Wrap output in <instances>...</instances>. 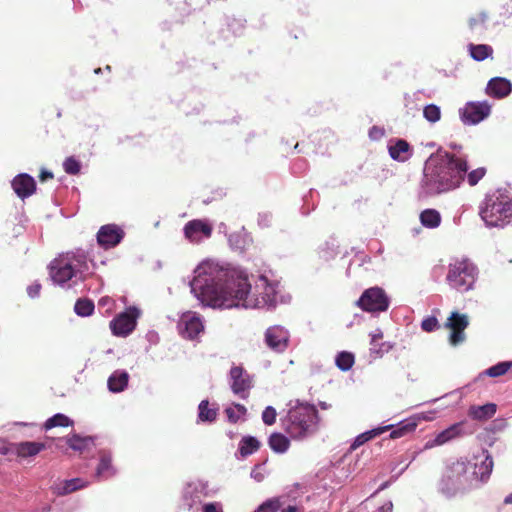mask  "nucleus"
<instances>
[{
    "instance_id": "obj_1",
    "label": "nucleus",
    "mask_w": 512,
    "mask_h": 512,
    "mask_svg": "<svg viewBox=\"0 0 512 512\" xmlns=\"http://www.w3.org/2000/svg\"><path fill=\"white\" fill-rule=\"evenodd\" d=\"M194 273L191 291L202 304L213 308L239 306L251 288L246 276L219 268L214 263L203 262Z\"/></svg>"
},
{
    "instance_id": "obj_2",
    "label": "nucleus",
    "mask_w": 512,
    "mask_h": 512,
    "mask_svg": "<svg viewBox=\"0 0 512 512\" xmlns=\"http://www.w3.org/2000/svg\"><path fill=\"white\" fill-rule=\"evenodd\" d=\"M467 170V161L455 154L432 156L424 167L422 187L428 195L451 191L460 186Z\"/></svg>"
},
{
    "instance_id": "obj_3",
    "label": "nucleus",
    "mask_w": 512,
    "mask_h": 512,
    "mask_svg": "<svg viewBox=\"0 0 512 512\" xmlns=\"http://www.w3.org/2000/svg\"><path fill=\"white\" fill-rule=\"evenodd\" d=\"M319 420L318 411L314 405L300 403L291 407L281 418V425L292 439L301 440L318 431Z\"/></svg>"
},
{
    "instance_id": "obj_4",
    "label": "nucleus",
    "mask_w": 512,
    "mask_h": 512,
    "mask_svg": "<svg viewBox=\"0 0 512 512\" xmlns=\"http://www.w3.org/2000/svg\"><path fill=\"white\" fill-rule=\"evenodd\" d=\"M480 216L489 227L503 228L512 224V193L497 189L488 194L480 207Z\"/></svg>"
},
{
    "instance_id": "obj_5",
    "label": "nucleus",
    "mask_w": 512,
    "mask_h": 512,
    "mask_svg": "<svg viewBox=\"0 0 512 512\" xmlns=\"http://www.w3.org/2000/svg\"><path fill=\"white\" fill-rule=\"evenodd\" d=\"M477 275L476 265L468 258L455 259L448 266L446 282L450 288L465 293L473 288Z\"/></svg>"
},
{
    "instance_id": "obj_6",
    "label": "nucleus",
    "mask_w": 512,
    "mask_h": 512,
    "mask_svg": "<svg viewBox=\"0 0 512 512\" xmlns=\"http://www.w3.org/2000/svg\"><path fill=\"white\" fill-rule=\"evenodd\" d=\"M470 464L464 460H457L446 465L439 481V490L447 497L454 496L471 480Z\"/></svg>"
},
{
    "instance_id": "obj_7",
    "label": "nucleus",
    "mask_w": 512,
    "mask_h": 512,
    "mask_svg": "<svg viewBox=\"0 0 512 512\" xmlns=\"http://www.w3.org/2000/svg\"><path fill=\"white\" fill-rule=\"evenodd\" d=\"M79 262L76 257L61 256L55 258L49 266L50 276L57 284H64L76 275V265Z\"/></svg>"
},
{
    "instance_id": "obj_8",
    "label": "nucleus",
    "mask_w": 512,
    "mask_h": 512,
    "mask_svg": "<svg viewBox=\"0 0 512 512\" xmlns=\"http://www.w3.org/2000/svg\"><path fill=\"white\" fill-rule=\"evenodd\" d=\"M357 305L363 311L382 312L388 309L389 301L383 289L372 287L363 292L357 301Z\"/></svg>"
},
{
    "instance_id": "obj_9",
    "label": "nucleus",
    "mask_w": 512,
    "mask_h": 512,
    "mask_svg": "<svg viewBox=\"0 0 512 512\" xmlns=\"http://www.w3.org/2000/svg\"><path fill=\"white\" fill-rule=\"evenodd\" d=\"M139 315L140 311L136 307L127 308L110 322L112 333L120 337L129 335L135 329Z\"/></svg>"
},
{
    "instance_id": "obj_10",
    "label": "nucleus",
    "mask_w": 512,
    "mask_h": 512,
    "mask_svg": "<svg viewBox=\"0 0 512 512\" xmlns=\"http://www.w3.org/2000/svg\"><path fill=\"white\" fill-rule=\"evenodd\" d=\"M444 326L450 329L449 343L458 346L466 339L465 330L469 326V318L466 314L453 311L447 318Z\"/></svg>"
},
{
    "instance_id": "obj_11",
    "label": "nucleus",
    "mask_w": 512,
    "mask_h": 512,
    "mask_svg": "<svg viewBox=\"0 0 512 512\" xmlns=\"http://www.w3.org/2000/svg\"><path fill=\"white\" fill-rule=\"evenodd\" d=\"M230 379L233 393L246 399L253 386L252 377L242 366H234L230 370Z\"/></svg>"
},
{
    "instance_id": "obj_12",
    "label": "nucleus",
    "mask_w": 512,
    "mask_h": 512,
    "mask_svg": "<svg viewBox=\"0 0 512 512\" xmlns=\"http://www.w3.org/2000/svg\"><path fill=\"white\" fill-rule=\"evenodd\" d=\"M289 342L288 330L280 325L271 326L265 332V343L274 352H284L288 348Z\"/></svg>"
},
{
    "instance_id": "obj_13",
    "label": "nucleus",
    "mask_w": 512,
    "mask_h": 512,
    "mask_svg": "<svg viewBox=\"0 0 512 512\" xmlns=\"http://www.w3.org/2000/svg\"><path fill=\"white\" fill-rule=\"evenodd\" d=\"M212 225L202 219H194L184 226V235L192 243H199L203 238H209L212 234Z\"/></svg>"
},
{
    "instance_id": "obj_14",
    "label": "nucleus",
    "mask_w": 512,
    "mask_h": 512,
    "mask_svg": "<svg viewBox=\"0 0 512 512\" xmlns=\"http://www.w3.org/2000/svg\"><path fill=\"white\" fill-rule=\"evenodd\" d=\"M487 102H470L461 110V119L466 124H477L490 114Z\"/></svg>"
},
{
    "instance_id": "obj_15",
    "label": "nucleus",
    "mask_w": 512,
    "mask_h": 512,
    "mask_svg": "<svg viewBox=\"0 0 512 512\" xmlns=\"http://www.w3.org/2000/svg\"><path fill=\"white\" fill-rule=\"evenodd\" d=\"M124 237V231L116 224L102 226L97 233V241L104 248L118 245Z\"/></svg>"
},
{
    "instance_id": "obj_16",
    "label": "nucleus",
    "mask_w": 512,
    "mask_h": 512,
    "mask_svg": "<svg viewBox=\"0 0 512 512\" xmlns=\"http://www.w3.org/2000/svg\"><path fill=\"white\" fill-rule=\"evenodd\" d=\"M179 325L182 335L191 340L196 338L204 328L200 317L191 314L183 315Z\"/></svg>"
},
{
    "instance_id": "obj_17",
    "label": "nucleus",
    "mask_w": 512,
    "mask_h": 512,
    "mask_svg": "<svg viewBox=\"0 0 512 512\" xmlns=\"http://www.w3.org/2000/svg\"><path fill=\"white\" fill-rule=\"evenodd\" d=\"M12 187L19 198L25 199L35 192L36 183L30 175L20 174L13 179Z\"/></svg>"
},
{
    "instance_id": "obj_18",
    "label": "nucleus",
    "mask_w": 512,
    "mask_h": 512,
    "mask_svg": "<svg viewBox=\"0 0 512 512\" xmlns=\"http://www.w3.org/2000/svg\"><path fill=\"white\" fill-rule=\"evenodd\" d=\"M512 91V84L502 77L492 78L487 85L486 93L494 98H504Z\"/></svg>"
},
{
    "instance_id": "obj_19",
    "label": "nucleus",
    "mask_w": 512,
    "mask_h": 512,
    "mask_svg": "<svg viewBox=\"0 0 512 512\" xmlns=\"http://www.w3.org/2000/svg\"><path fill=\"white\" fill-rule=\"evenodd\" d=\"M46 449L45 443L34 441H23L13 445V450L20 458L33 457Z\"/></svg>"
},
{
    "instance_id": "obj_20",
    "label": "nucleus",
    "mask_w": 512,
    "mask_h": 512,
    "mask_svg": "<svg viewBox=\"0 0 512 512\" xmlns=\"http://www.w3.org/2000/svg\"><path fill=\"white\" fill-rule=\"evenodd\" d=\"M496 411V404L487 403L484 405H471L467 411V414L471 419L483 422L494 417Z\"/></svg>"
},
{
    "instance_id": "obj_21",
    "label": "nucleus",
    "mask_w": 512,
    "mask_h": 512,
    "mask_svg": "<svg viewBox=\"0 0 512 512\" xmlns=\"http://www.w3.org/2000/svg\"><path fill=\"white\" fill-rule=\"evenodd\" d=\"M370 337V351L376 357H382L385 353H388L394 347V344L382 341L384 335L380 329H376L374 332L370 333Z\"/></svg>"
},
{
    "instance_id": "obj_22",
    "label": "nucleus",
    "mask_w": 512,
    "mask_h": 512,
    "mask_svg": "<svg viewBox=\"0 0 512 512\" xmlns=\"http://www.w3.org/2000/svg\"><path fill=\"white\" fill-rule=\"evenodd\" d=\"M392 428H393V425H386V426L377 427L372 430L361 433L360 435H358L355 438L354 442L351 444L350 450L354 451V450L358 449L360 446L364 445L366 442L374 439L377 436H380L381 434H383L384 432H386Z\"/></svg>"
},
{
    "instance_id": "obj_23",
    "label": "nucleus",
    "mask_w": 512,
    "mask_h": 512,
    "mask_svg": "<svg viewBox=\"0 0 512 512\" xmlns=\"http://www.w3.org/2000/svg\"><path fill=\"white\" fill-rule=\"evenodd\" d=\"M493 469V459L492 457L487 453L485 458L480 463L474 464V470L472 474L470 475L471 478L474 477L476 479H479L480 481H486Z\"/></svg>"
},
{
    "instance_id": "obj_24",
    "label": "nucleus",
    "mask_w": 512,
    "mask_h": 512,
    "mask_svg": "<svg viewBox=\"0 0 512 512\" xmlns=\"http://www.w3.org/2000/svg\"><path fill=\"white\" fill-rule=\"evenodd\" d=\"M464 424V422L455 423L448 427L447 429H445L444 431H442L441 433H439L434 440L435 444L442 445L454 439L457 436L463 435Z\"/></svg>"
},
{
    "instance_id": "obj_25",
    "label": "nucleus",
    "mask_w": 512,
    "mask_h": 512,
    "mask_svg": "<svg viewBox=\"0 0 512 512\" xmlns=\"http://www.w3.org/2000/svg\"><path fill=\"white\" fill-rule=\"evenodd\" d=\"M116 473L113 465H112V457L109 453H101L100 461L96 469V475L99 478H110L114 476Z\"/></svg>"
},
{
    "instance_id": "obj_26",
    "label": "nucleus",
    "mask_w": 512,
    "mask_h": 512,
    "mask_svg": "<svg viewBox=\"0 0 512 512\" xmlns=\"http://www.w3.org/2000/svg\"><path fill=\"white\" fill-rule=\"evenodd\" d=\"M129 375L125 371H115L108 379V388L111 392H122L128 385Z\"/></svg>"
},
{
    "instance_id": "obj_27",
    "label": "nucleus",
    "mask_w": 512,
    "mask_h": 512,
    "mask_svg": "<svg viewBox=\"0 0 512 512\" xmlns=\"http://www.w3.org/2000/svg\"><path fill=\"white\" fill-rule=\"evenodd\" d=\"M268 445L276 453H285L290 447V440L284 434L274 432L268 438Z\"/></svg>"
},
{
    "instance_id": "obj_28",
    "label": "nucleus",
    "mask_w": 512,
    "mask_h": 512,
    "mask_svg": "<svg viewBox=\"0 0 512 512\" xmlns=\"http://www.w3.org/2000/svg\"><path fill=\"white\" fill-rule=\"evenodd\" d=\"M421 224L430 229L437 228L441 224V215L436 209H425L420 213Z\"/></svg>"
},
{
    "instance_id": "obj_29",
    "label": "nucleus",
    "mask_w": 512,
    "mask_h": 512,
    "mask_svg": "<svg viewBox=\"0 0 512 512\" xmlns=\"http://www.w3.org/2000/svg\"><path fill=\"white\" fill-rule=\"evenodd\" d=\"M261 444L258 439L253 436H245L239 443V453L242 457H247L259 450Z\"/></svg>"
},
{
    "instance_id": "obj_30",
    "label": "nucleus",
    "mask_w": 512,
    "mask_h": 512,
    "mask_svg": "<svg viewBox=\"0 0 512 512\" xmlns=\"http://www.w3.org/2000/svg\"><path fill=\"white\" fill-rule=\"evenodd\" d=\"M470 56L476 61H483L493 54V48L486 44H469Z\"/></svg>"
},
{
    "instance_id": "obj_31",
    "label": "nucleus",
    "mask_w": 512,
    "mask_h": 512,
    "mask_svg": "<svg viewBox=\"0 0 512 512\" xmlns=\"http://www.w3.org/2000/svg\"><path fill=\"white\" fill-rule=\"evenodd\" d=\"M410 149V145L406 140L399 139L397 142L389 147V155L392 159L397 161H405L407 160L406 154Z\"/></svg>"
},
{
    "instance_id": "obj_32",
    "label": "nucleus",
    "mask_w": 512,
    "mask_h": 512,
    "mask_svg": "<svg viewBox=\"0 0 512 512\" xmlns=\"http://www.w3.org/2000/svg\"><path fill=\"white\" fill-rule=\"evenodd\" d=\"M67 444L68 446L79 452H83L86 450L90 445L93 444V438L92 437H82L78 434H73L69 438H67Z\"/></svg>"
},
{
    "instance_id": "obj_33",
    "label": "nucleus",
    "mask_w": 512,
    "mask_h": 512,
    "mask_svg": "<svg viewBox=\"0 0 512 512\" xmlns=\"http://www.w3.org/2000/svg\"><path fill=\"white\" fill-rule=\"evenodd\" d=\"M72 425L73 421L68 416L58 413L48 418L43 424V428L47 431L55 427H68Z\"/></svg>"
},
{
    "instance_id": "obj_34",
    "label": "nucleus",
    "mask_w": 512,
    "mask_h": 512,
    "mask_svg": "<svg viewBox=\"0 0 512 512\" xmlns=\"http://www.w3.org/2000/svg\"><path fill=\"white\" fill-rule=\"evenodd\" d=\"M217 417V409L209 407L208 400H202L198 406V420L201 422H213Z\"/></svg>"
},
{
    "instance_id": "obj_35",
    "label": "nucleus",
    "mask_w": 512,
    "mask_h": 512,
    "mask_svg": "<svg viewBox=\"0 0 512 512\" xmlns=\"http://www.w3.org/2000/svg\"><path fill=\"white\" fill-rule=\"evenodd\" d=\"M355 363V356L351 352H339L335 358V364L341 371L350 370Z\"/></svg>"
},
{
    "instance_id": "obj_36",
    "label": "nucleus",
    "mask_w": 512,
    "mask_h": 512,
    "mask_svg": "<svg viewBox=\"0 0 512 512\" xmlns=\"http://www.w3.org/2000/svg\"><path fill=\"white\" fill-rule=\"evenodd\" d=\"M86 486V483L80 479V478H74L70 480H65L61 487L58 488V495H66L70 494L80 488H83Z\"/></svg>"
},
{
    "instance_id": "obj_37",
    "label": "nucleus",
    "mask_w": 512,
    "mask_h": 512,
    "mask_svg": "<svg viewBox=\"0 0 512 512\" xmlns=\"http://www.w3.org/2000/svg\"><path fill=\"white\" fill-rule=\"evenodd\" d=\"M246 413V407L238 403L234 404L233 407H227L225 409V414L228 418V421L233 424L237 423L241 417L246 415Z\"/></svg>"
},
{
    "instance_id": "obj_38",
    "label": "nucleus",
    "mask_w": 512,
    "mask_h": 512,
    "mask_svg": "<svg viewBox=\"0 0 512 512\" xmlns=\"http://www.w3.org/2000/svg\"><path fill=\"white\" fill-rule=\"evenodd\" d=\"M416 422L414 421H409V422H402L398 425V427L396 429H393L390 433V436L389 438L390 439H397V438H401L411 432H413L415 429H416Z\"/></svg>"
},
{
    "instance_id": "obj_39",
    "label": "nucleus",
    "mask_w": 512,
    "mask_h": 512,
    "mask_svg": "<svg viewBox=\"0 0 512 512\" xmlns=\"http://www.w3.org/2000/svg\"><path fill=\"white\" fill-rule=\"evenodd\" d=\"M74 310L79 316H90L94 311V303L89 299H78Z\"/></svg>"
},
{
    "instance_id": "obj_40",
    "label": "nucleus",
    "mask_w": 512,
    "mask_h": 512,
    "mask_svg": "<svg viewBox=\"0 0 512 512\" xmlns=\"http://www.w3.org/2000/svg\"><path fill=\"white\" fill-rule=\"evenodd\" d=\"M423 116L427 121L435 123L441 118V110L437 105L429 104L424 107Z\"/></svg>"
},
{
    "instance_id": "obj_41",
    "label": "nucleus",
    "mask_w": 512,
    "mask_h": 512,
    "mask_svg": "<svg viewBox=\"0 0 512 512\" xmlns=\"http://www.w3.org/2000/svg\"><path fill=\"white\" fill-rule=\"evenodd\" d=\"M512 367V362H500L486 370V374L490 377H499L507 373Z\"/></svg>"
},
{
    "instance_id": "obj_42",
    "label": "nucleus",
    "mask_w": 512,
    "mask_h": 512,
    "mask_svg": "<svg viewBox=\"0 0 512 512\" xmlns=\"http://www.w3.org/2000/svg\"><path fill=\"white\" fill-rule=\"evenodd\" d=\"M63 169L69 175H77L80 173L81 163L74 156H70L65 159Z\"/></svg>"
},
{
    "instance_id": "obj_43",
    "label": "nucleus",
    "mask_w": 512,
    "mask_h": 512,
    "mask_svg": "<svg viewBox=\"0 0 512 512\" xmlns=\"http://www.w3.org/2000/svg\"><path fill=\"white\" fill-rule=\"evenodd\" d=\"M281 507L280 499L270 498L263 502L255 512H277Z\"/></svg>"
},
{
    "instance_id": "obj_44",
    "label": "nucleus",
    "mask_w": 512,
    "mask_h": 512,
    "mask_svg": "<svg viewBox=\"0 0 512 512\" xmlns=\"http://www.w3.org/2000/svg\"><path fill=\"white\" fill-rule=\"evenodd\" d=\"M486 169L483 167H479L477 169L472 170L467 175V181L470 186H475L478 182L485 176Z\"/></svg>"
},
{
    "instance_id": "obj_45",
    "label": "nucleus",
    "mask_w": 512,
    "mask_h": 512,
    "mask_svg": "<svg viewBox=\"0 0 512 512\" xmlns=\"http://www.w3.org/2000/svg\"><path fill=\"white\" fill-rule=\"evenodd\" d=\"M277 412L274 407L267 406L262 412V421L265 425L271 426L275 424Z\"/></svg>"
},
{
    "instance_id": "obj_46",
    "label": "nucleus",
    "mask_w": 512,
    "mask_h": 512,
    "mask_svg": "<svg viewBox=\"0 0 512 512\" xmlns=\"http://www.w3.org/2000/svg\"><path fill=\"white\" fill-rule=\"evenodd\" d=\"M421 328L426 332H432L439 328V322L436 317H428L422 321Z\"/></svg>"
},
{
    "instance_id": "obj_47",
    "label": "nucleus",
    "mask_w": 512,
    "mask_h": 512,
    "mask_svg": "<svg viewBox=\"0 0 512 512\" xmlns=\"http://www.w3.org/2000/svg\"><path fill=\"white\" fill-rule=\"evenodd\" d=\"M487 20V15L486 13L484 12H481L479 14H477L476 16L474 17H471L468 21V24H469V27L471 29H474L475 27H477L478 25H482L486 22Z\"/></svg>"
},
{
    "instance_id": "obj_48",
    "label": "nucleus",
    "mask_w": 512,
    "mask_h": 512,
    "mask_svg": "<svg viewBox=\"0 0 512 512\" xmlns=\"http://www.w3.org/2000/svg\"><path fill=\"white\" fill-rule=\"evenodd\" d=\"M202 512H224L223 506L219 502H211L203 505Z\"/></svg>"
},
{
    "instance_id": "obj_49",
    "label": "nucleus",
    "mask_w": 512,
    "mask_h": 512,
    "mask_svg": "<svg viewBox=\"0 0 512 512\" xmlns=\"http://www.w3.org/2000/svg\"><path fill=\"white\" fill-rule=\"evenodd\" d=\"M40 291H41V284H39V283H33V284L29 285L27 288V293L31 298H35V297L39 296Z\"/></svg>"
},
{
    "instance_id": "obj_50",
    "label": "nucleus",
    "mask_w": 512,
    "mask_h": 512,
    "mask_svg": "<svg viewBox=\"0 0 512 512\" xmlns=\"http://www.w3.org/2000/svg\"><path fill=\"white\" fill-rule=\"evenodd\" d=\"M384 135V131L383 129L377 127V126H373L370 130H369V136L372 138V139H378V138H381L382 136Z\"/></svg>"
},
{
    "instance_id": "obj_51",
    "label": "nucleus",
    "mask_w": 512,
    "mask_h": 512,
    "mask_svg": "<svg viewBox=\"0 0 512 512\" xmlns=\"http://www.w3.org/2000/svg\"><path fill=\"white\" fill-rule=\"evenodd\" d=\"M54 177L53 173L47 170H42L39 174V178L42 182L52 179Z\"/></svg>"
},
{
    "instance_id": "obj_52",
    "label": "nucleus",
    "mask_w": 512,
    "mask_h": 512,
    "mask_svg": "<svg viewBox=\"0 0 512 512\" xmlns=\"http://www.w3.org/2000/svg\"><path fill=\"white\" fill-rule=\"evenodd\" d=\"M392 509H393V504L391 502H387L384 505H382L381 507H379L377 510H375L374 512H392Z\"/></svg>"
},
{
    "instance_id": "obj_53",
    "label": "nucleus",
    "mask_w": 512,
    "mask_h": 512,
    "mask_svg": "<svg viewBox=\"0 0 512 512\" xmlns=\"http://www.w3.org/2000/svg\"><path fill=\"white\" fill-rule=\"evenodd\" d=\"M282 512H297V508L295 506H288L287 508L283 509Z\"/></svg>"
},
{
    "instance_id": "obj_54",
    "label": "nucleus",
    "mask_w": 512,
    "mask_h": 512,
    "mask_svg": "<svg viewBox=\"0 0 512 512\" xmlns=\"http://www.w3.org/2000/svg\"><path fill=\"white\" fill-rule=\"evenodd\" d=\"M319 406H320V408H321V409H323V410H326V409H328V408H330V407H331V405H330V404H328V403H326V402H320V403H319Z\"/></svg>"
},
{
    "instance_id": "obj_55",
    "label": "nucleus",
    "mask_w": 512,
    "mask_h": 512,
    "mask_svg": "<svg viewBox=\"0 0 512 512\" xmlns=\"http://www.w3.org/2000/svg\"><path fill=\"white\" fill-rule=\"evenodd\" d=\"M504 502H505L506 504H512V494L508 495V496L505 498Z\"/></svg>"
}]
</instances>
